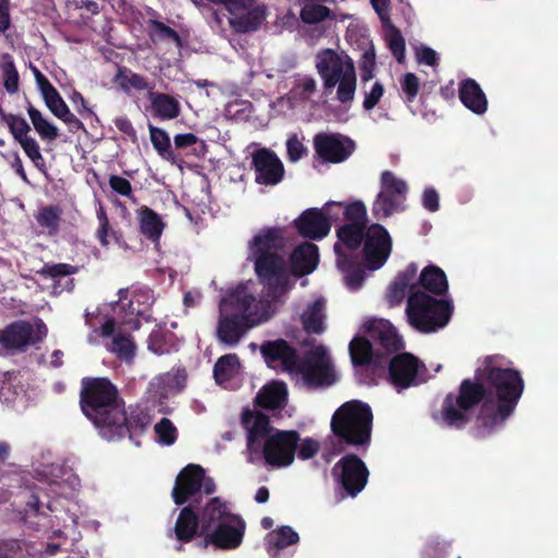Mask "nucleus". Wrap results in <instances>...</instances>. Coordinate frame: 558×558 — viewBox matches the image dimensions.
<instances>
[{
  "mask_svg": "<svg viewBox=\"0 0 558 558\" xmlns=\"http://www.w3.org/2000/svg\"><path fill=\"white\" fill-rule=\"evenodd\" d=\"M500 355H487L473 378L463 379L458 393L449 392L434 418L456 429L471 422V411L478 407L476 429L484 437L495 433L514 413L524 392L520 371L506 366Z\"/></svg>",
  "mask_w": 558,
  "mask_h": 558,
  "instance_id": "nucleus-1",
  "label": "nucleus"
},
{
  "mask_svg": "<svg viewBox=\"0 0 558 558\" xmlns=\"http://www.w3.org/2000/svg\"><path fill=\"white\" fill-rule=\"evenodd\" d=\"M241 425L246 432V450L251 459L263 458L267 465L286 468L293 463L301 441L299 432L280 430L260 411L243 409Z\"/></svg>",
  "mask_w": 558,
  "mask_h": 558,
  "instance_id": "nucleus-2",
  "label": "nucleus"
},
{
  "mask_svg": "<svg viewBox=\"0 0 558 558\" xmlns=\"http://www.w3.org/2000/svg\"><path fill=\"white\" fill-rule=\"evenodd\" d=\"M286 245L284 230L279 227L260 229L248 243L256 277L274 300L286 294L289 288Z\"/></svg>",
  "mask_w": 558,
  "mask_h": 558,
  "instance_id": "nucleus-3",
  "label": "nucleus"
},
{
  "mask_svg": "<svg viewBox=\"0 0 558 558\" xmlns=\"http://www.w3.org/2000/svg\"><path fill=\"white\" fill-rule=\"evenodd\" d=\"M80 409L101 437H112L123 417V398L108 377H83Z\"/></svg>",
  "mask_w": 558,
  "mask_h": 558,
  "instance_id": "nucleus-4",
  "label": "nucleus"
},
{
  "mask_svg": "<svg viewBox=\"0 0 558 558\" xmlns=\"http://www.w3.org/2000/svg\"><path fill=\"white\" fill-rule=\"evenodd\" d=\"M373 418L367 403L350 400L333 412L330 430L340 446L366 450L372 440Z\"/></svg>",
  "mask_w": 558,
  "mask_h": 558,
  "instance_id": "nucleus-5",
  "label": "nucleus"
},
{
  "mask_svg": "<svg viewBox=\"0 0 558 558\" xmlns=\"http://www.w3.org/2000/svg\"><path fill=\"white\" fill-rule=\"evenodd\" d=\"M405 314L415 330L430 333L448 325L453 314V304L450 300L414 291L408 296Z\"/></svg>",
  "mask_w": 558,
  "mask_h": 558,
  "instance_id": "nucleus-6",
  "label": "nucleus"
},
{
  "mask_svg": "<svg viewBox=\"0 0 558 558\" xmlns=\"http://www.w3.org/2000/svg\"><path fill=\"white\" fill-rule=\"evenodd\" d=\"M316 69L326 93H330L337 86V99L341 104L354 99L356 73L350 58L343 62L335 50L327 48L316 54Z\"/></svg>",
  "mask_w": 558,
  "mask_h": 558,
  "instance_id": "nucleus-7",
  "label": "nucleus"
},
{
  "mask_svg": "<svg viewBox=\"0 0 558 558\" xmlns=\"http://www.w3.org/2000/svg\"><path fill=\"white\" fill-rule=\"evenodd\" d=\"M47 335L48 328L43 319L36 318L34 324L20 319L0 330V345L7 354L22 353L43 342Z\"/></svg>",
  "mask_w": 558,
  "mask_h": 558,
  "instance_id": "nucleus-8",
  "label": "nucleus"
},
{
  "mask_svg": "<svg viewBox=\"0 0 558 558\" xmlns=\"http://www.w3.org/2000/svg\"><path fill=\"white\" fill-rule=\"evenodd\" d=\"M303 384L310 389L326 388L336 383V373L330 357L323 345L307 351L298 362L296 369Z\"/></svg>",
  "mask_w": 558,
  "mask_h": 558,
  "instance_id": "nucleus-9",
  "label": "nucleus"
},
{
  "mask_svg": "<svg viewBox=\"0 0 558 558\" xmlns=\"http://www.w3.org/2000/svg\"><path fill=\"white\" fill-rule=\"evenodd\" d=\"M336 484L350 497H356L368 482L369 471L355 453L344 454L331 469Z\"/></svg>",
  "mask_w": 558,
  "mask_h": 558,
  "instance_id": "nucleus-10",
  "label": "nucleus"
},
{
  "mask_svg": "<svg viewBox=\"0 0 558 558\" xmlns=\"http://www.w3.org/2000/svg\"><path fill=\"white\" fill-rule=\"evenodd\" d=\"M228 520L203 536L197 546L206 549L213 545L216 549L233 550L241 546L246 523L240 514L229 515Z\"/></svg>",
  "mask_w": 558,
  "mask_h": 558,
  "instance_id": "nucleus-11",
  "label": "nucleus"
},
{
  "mask_svg": "<svg viewBox=\"0 0 558 558\" xmlns=\"http://www.w3.org/2000/svg\"><path fill=\"white\" fill-rule=\"evenodd\" d=\"M425 368L416 356L411 353H398L387 359L386 369L388 381L398 390L418 385V372Z\"/></svg>",
  "mask_w": 558,
  "mask_h": 558,
  "instance_id": "nucleus-12",
  "label": "nucleus"
},
{
  "mask_svg": "<svg viewBox=\"0 0 558 558\" xmlns=\"http://www.w3.org/2000/svg\"><path fill=\"white\" fill-rule=\"evenodd\" d=\"M3 122L7 123L9 132L13 138L20 144L25 155L31 159L33 165L41 172L47 173L45 158L40 151L37 141L29 135L31 125L27 121L14 113H4L0 110Z\"/></svg>",
  "mask_w": 558,
  "mask_h": 558,
  "instance_id": "nucleus-13",
  "label": "nucleus"
},
{
  "mask_svg": "<svg viewBox=\"0 0 558 558\" xmlns=\"http://www.w3.org/2000/svg\"><path fill=\"white\" fill-rule=\"evenodd\" d=\"M363 242L366 267L371 270L381 268L390 256L392 248V241L387 229L379 223L371 225Z\"/></svg>",
  "mask_w": 558,
  "mask_h": 558,
  "instance_id": "nucleus-14",
  "label": "nucleus"
},
{
  "mask_svg": "<svg viewBox=\"0 0 558 558\" xmlns=\"http://www.w3.org/2000/svg\"><path fill=\"white\" fill-rule=\"evenodd\" d=\"M313 145L315 154L327 163L343 162L355 150V143L340 133H317Z\"/></svg>",
  "mask_w": 558,
  "mask_h": 558,
  "instance_id": "nucleus-15",
  "label": "nucleus"
},
{
  "mask_svg": "<svg viewBox=\"0 0 558 558\" xmlns=\"http://www.w3.org/2000/svg\"><path fill=\"white\" fill-rule=\"evenodd\" d=\"M252 169L255 182L259 185L275 186L284 177V166L275 151L259 148L252 154Z\"/></svg>",
  "mask_w": 558,
  "mask_h": 558,
  "instance_id": "nucleus-16",
  "label": "nucleus"
},
{
  "mask_svg": "<svg viewBox=\"0 0 558 558\" xmlns=\"http://www.w3.org/2000/svg\"><path fill=\"white\" fill-rule=\"evenodd\" d=\"M199 501L193 499L191 504L184 506L175 520L174 527L168 531V537L177 539L180 544L177 550L183 549V544L191 543L202 536L201 519L198 515Z\"/></svg>",
  "mask_w": 558,
  "mask_h": 558,
  "instance_id": "nucleus-17",
  "label": "nucleus"
},
{
  "mask_svg": "<svg viewBox=\"0 0 558 558\" xmlns=\"http://www.w3.org/2000/svg\"><path fill=\"white\" fill-rule=\"evenodd\" d=\"M364 327L365 332L374 342L376 352H380L387 359H390L391 354H398L403 349L402 338L388 320L371 319Z\"/></svg>",
  "mask_w": 558,
  "mask_h": 558,
  "instance_id": "nucleus-18",
  "label": "nucleus"
},
{
  "mask_svg": "<svg viewBox=\"0 0 558 558\" xmlns=\"http://www.w3.org/2000/svg\"><path fill=\"white\" fill-rule=\"evenodd\" d=\"M205 470L198 464H189L177 475L171 496L177 506H182L197 495L203 486Z\"/></svg>",
  "mask_w": 558,
  "mask_h": 558,
  "instance_id": "nucleus-19",
  "label": "nucleus"
},
{
  "mask_svg": "<svg viewBox=\"0 0 558 558\" xmlns=\"http://www.w3.org/2000/svg\"><path fill=\"white\" fill-rule=\"evenodd\" d=\"M259 323L254 315H238L219 313L217 337L220 342L228 345H235L247 330Z\"/></svg>",
  "mask_w": 558,
  "mask_h": 558,
  "instance_id": "nucleus-20",
  "label": "nucleus"
},
{
  "mask_svg": "<svg viewBox=\"0 0 558 558\" xmlns=\"http://www.w3.org/2000/svg\"><path fill=\"white\" fill-rule=\"evenodd\" d=\"M349 351L354 366H368L374 373L386 369L387 357L380 352H376L369 339L364 337L353 338L349 344Z\"/></svg>",
  "mask_w": 558,
  "mask_h": 558,
  "instance_id": "nucleus-21",
  "label": "nucleus"
},
{
  "mask_svg": "<svg viewBox=\"0 0 558 558\" xmlns=\"http://www.w3.org/2000/svg\"><path fill=\"white\" fill-rule=\"evenodd\" d=\"M260 353L268 366L280 363L283 371L294 372L299 362L296 349L284 339L266 341L260 345Z\"/></svg>",
  "mask_w": 558,
  "mask_h": 558,
  "instance_id": "nucleus-22",
  "label": "nucleus"
},
{
  "mask_svg": "<svg viewBox=\"0 0 558 558\" xmlns=\"http://www.w3.org/2000/svg\"><path fill=\"white\" fill-rule=\"evenodd\" d=\"M293 223L300 235L313 241L322 240L330 232L323 209L316 207L305 209Z\"/></svg>",
  "mask_w": 558,
  "mask_h": 558,
  "instance_id": "nucleus-23",
  "label": "nucleus"
},
{
  "mask_svg": "<svg viewBox=\"0 0 558 558\" xmlns=\"http://www.w3.org/2000/svg\"><path fill=\"white\" fill-rule=\"evenodd\" d=\"M255 296L248 293L247 288L239 284L236 288L229 290L219 302V313L238 314V315H254L251 308L255 303Z\"/></svg>",
  "mask_w": 558,
  "mask_h": 558,
  "instance_id": "nucleus-24",
  "label": "nucleus"
},
{
  "mask_svg": "<svg viewBox=\"0 0 558 558\" xmlns=\"http://www.w3.org/2000/svg\"><path fill=\"white\" fill-rule=\"evenodd\" d=\"M333 250L337 255V266L344 275L348 288L352 291L359 290L365 279V271L357 256L355 254L341 252L340 244H335Z\"/></svg>",
  "mask_w": 558,
  "mask_h": 558,
  "instance_id": "nucleus-25",
  "label": "nucleus"
},
{
  "mask_svg": "<svg viewBox=\"0 0 558 558\" xmlns=\"http://www.w3.org/2000/svg\"><path fill=\"white\" fill-rule=\"evenodd\" d=\"M228 504L219 497L210 498L198 511L201 519V533L206 535L219 524L225 523L229 515H234Z\"/></svg>",
  "mask_w": 558,
  "mask_h": 558,
  "instance_id": "nucleus-26",
  "label": "nucleus"
},
{
  "mask_svg": "<svg viewBox=\"0 0 558 558\" xmlns=\"http://www.w3.org/2000/svg\"><path fill=\"white\" fill-rule=\"evenodd\" d=\"M318 262V246L311 242L298 245L290 255L291 270L298 277L312 274Z\"/></svg>",
  "mask_w": 558,
  "mask_h": 558,
  "instance_id": "nucleus-27",
  "label": "nucleus"
},
{
  "mask_svg": "<svg viewBox=\"0 0 558 558\" xmlns=\"http://www.w3.org/2000/svg\"><path fill=\"white\" fill-rule=\"evenodd\" d=\"M288 402L286 383L272 380L263 386L255 397V405L265 410H281Z\"/></svg>",
  "mask_w": 558,
  "mask_h": 558,
  "instance_id": "nucleus-28",
  "label": "nucleus"
},
{
  "mask_svg": "<svg viewBox=\"0 0 558 558\" xmlns=\"http://www.w3.org/2000/svg\"><path fill=\"white\" fill-rule=\"evenodd\" d=\"M123 417L124 422L117 425V430H113L114 435H112V437H102L104 439L108 441L120 440L126 435L132 438L133 434L143 433L150 421L148 414L140 408L131 410L130 414H128L124 401Z\"/></svg>",
  "mask_w": 558,
  "mask_h": 558,
  "instance_id": "nucleus-29",
  "label": "nucleus"
},
{
  "mask_svg": "<svg viewBox=\"0 0 558 558\" xmlns=\"http://www.w3.org/2000/svg\"><path fill=\"white\" fill-rule=\"evenodd\" d=\"M149 108L153 117L158 120H173L181 113V105L177 97L149 90L148 95Z\"/></svg>",
  "mask_w": 558,
  "mask_h": 558,
  "instance_id": "nucleus-30",
  "label": "nucleus"
},
{
  "mask_svg": "<svg viewBox=\"0 0 558 558\" xmlns=\"http://www.w3.org/2000/svg\"><path fill=\"white\" fill-rule=\"evenodd\" d=\"M461 102L473 113L483 114L487 110L488 101L480 84L473 78H465L459 85Z\"/></svg>",
  "mask_w": 558,
  "mask_h": 558,
  "instance_id": "nucleus-31",
  "label": "nucleus"
},
{
  "mask_svg": "<svg viewBox=\"0 0 558 558\" xmlns=\"http://www.w3.org/2000/svg\"><path fill=\"white\" fill-rule=\"evenodd\" d=\"M416 286L436 296L445 295L449 288L445 271L435 265H428L422 270Z\"/></svg>",
  "mask_w": 558,
  "mask_h": 558,
  "instance_id": "nucleus-32",
  "label": "nucleus"
},
{
  "mask_svg": "<svg viewBox=\"0 0 558 558\" xmlns=\"http://www.w3.org/2000/svg\"><path fill=\"white\" fill-rule=\"evenodd\" d=\"M416 271V265L410 264L404 271L398 274L389 289V300L391 303L399 304L408 291L410 294L414 291H420L414 282Z\"/></svg>",
  "mask_w": 558,
  "mask_h": 558,
  "instance_id": "nucleus-33",
  "label": "nucleus"
},
{
  "mask_svg": "<svg viewBox=\"0 0 558 558\" xmlns=\"http://www.w3.org/2000/svg\"><path fill=\"white\" fill-rule=\"evenodd\" d=\"M148 128L150 142L158 155L170 163L181 167V163L184 161L183 156H181L180 153L174 151L168 133L163 129L157 128L153 124H149Z\"/></svg>",
  "mask_w": 558,
  "mask_h": 558,
  "instance_id": "nucleus-34",
  "label": "nucleus"
},
{
  "mask_svg": "<svg viewBox=\"0 0 558 558\" xmlns=\"http://www.w3.org/2000/svg\"><path fill=\"white\" fill-rule=\"evenodd\" d=\"M367 228L360 223H344L337 230L338 241L335 244L341 245V252L354 254L364 241Z\"/></svg>",
  "mask_w": 558,
  "mask_h": 558,
  "instance_id": "nucleus-35",
  "label": "nucleus"
},
{
  "mask_svg": "<svg viewBox=\"0 0 558 558\" xmlns=\"http://www.w3.org/2000/svg\"><path fill=\"white\" fill-rule=\"evenodd\" d=\"M325 302L322 299L315 300L301 315V322L307 333L320 335L325 330Z\"/></svg>",
  "mask_w": 558,
  "mask_h": 558,
  "instance_id": "nucleus-36",
  "label": "nucleus"
},
{
  "mask_svg": "<svg viewBox=\"0 0 558 558\" xmlns=\"http://www.w3.org/2000/svg\"><path fill=\"white\" fill-rule=\"evenodd\" d=\"M174 151L184 153L185 156L203 158L207 153V145L193 133L177 134L173 137Z\"/></svg>",
  "mask_w": 558,
  "mask_h": 558,
  "instance_id": "nucleus-37",
  "label": "nucleus"
},
{
  "mask_svg": "<svg viewBox=\"0 0 558 558\" xmlns=\"http://www.w3.org/2000/svg\"><path fill=\"white\" fill-rule=\"evenodd\" d=\"M26 111L35 131L43 141L53 142L58 138V128L50 123L29 100L26 101Z\"/></svg>",
  "mask_w": 558,
  "mask_h": 558,
  "instance_id": "nucleus-38",
  "label": "nucleus"
},
{
  "mask_svg": "<svg viewBox=\"0 0 558 558\" xmlns=\"http://www.w3.org/2000/svg\"><path fill=\"white\" fill-rule=\"evenodd\" d=\"M140 228L142 234L156 242L162 234L165 223L155 210L149 207H143L140 211Z\"/></svg>",
  "mask_w": 558,
  "mask_h": 558,
  "instance_id": "nucleus-39",
  "label": "nucleus"
},
{
  "mask_svg": "<svg viewBox=\"0 0 558 558\" xmlns=\"http://www.w3.org/2000/svg\"><path fill=\"white\" fill-rule=\"evenodd\" d=\"M404 201L405 199L397 197L393 194L380 191L373 203L372 214L378 220L386 219L401 209V205Z\"/></svg>",
  "mask_w": 558,
  "mask_h": 558,
  "instance_id": "nucleus-40",
  "label": "nucleus"
},
{
  "mask_svg": "<svg viewBox=\"0 0 558 558\" xmlns=\"http://www.w3.org/2000/svg\"><path fill=\"white\" fill-rule=\"evenodd\" d=\"M265 20V13L262 9L255 8L245 14L229 20L232 29L239 34L255 32Z\"/></svg>",
  "mask_w": 558,
  "mask_h": 558,
  "instance_id": "nucleus-41",
  "label": "nucleus"
},
{
  "mask_svg": "<svg viewBox=\"0 0 558 558\" xmlns=\"http://www.w3.org/2000/svg\"><path fill=\"white\" fill-rule=\"evenodd\" d=\"M240 359L235 353L220 356L214 365V378L218 384L231 380L239 372Z\"/></svg>",
  "mask_w": 558,
  "mask_h": 558,
  "instance_id": "nucleus-42",
  "label": "nucleus"
},
{
  "mask_svg": "<svg viewBox=\"0 0 558 558\" xmlns=\"http://www.w3.org/2000/svg\"><path fill=\"white\" fill-rule=\"evenodd\" d=\"M116 81L124 92H129L131 88L136 92L147 90L149 93V90H154V84L148 83L143 75L125 66L119 68Z\"/></svg>",
  "mask_w": 558,
  "mask_h": 558,
  "instance_id": "nucleus-43",
  "label": "nucleus"
},
{
  "mask_svg": "<svg viewBox=\"0 0 558 558\" xmlns=\"http://www.w3.org/2000/svg\"><path fill=\"white\" fill-rule=\"evenodd\" d=\"M136 345L133 337L129 333L117 332L109 345V351L116 356L125 362H130L135 356Z\"/></svg>",
  "mask_w": 558,
  "mask_h": 558,
  "instance_id": "nucleus-44",
  "label": "nucleus"
},
{
  "mask_svg": "<svg viewBox=\"0 0 558 558\" xmlns=\"http://www.w3.org/2000/svg\"><path fill=\"white\" fill-rule=\"evenodd\" d=\"M61 215L62 209L58 205L44 206L38 210L36 221L49 235H54L60 229Z\"/></svg>",
  "mask_w": 558,
  "mask_h": 558,
  "instance_id": "nucleus-45",
  "label": "nucleus"
},
{
  "mask_svg": "<svg viewBox=\"0 0 558 558\" xmlns=\"http://www.w3.org/2000/svg\"><path fill=\"white\" fill-rule=\"evenodd\" d=\"M148 350L157 355L170 353L174 348V335L161 329H154L148 337Z\"/></svg>",
  "mask_w": 558,
  "mask_h": 558,
  "instance_id": "nucleus-46",
  "label": "nucleus"
},
{
  "mask_svg": "<svg viewBox=\"0 0 558 558\" xmlns=\"http://www.w3.org/2000/svg\"><path fill=\"white\" fill-rule=\"evenodd\" d=\"M0 68L5 90L9 94H15L19 90L20 77L11 54L4 53L2 56Z\"/></svg>",
  "mask_w": 558,
  "mask_h": 558,
  "instance_id": "nucleus-47",
  "label": "nucleus"
},
{
  "mask_svg": "<svg viewBox=\"0 0 558 558\" xmlns=\"http://www.w3.org/2000/svg\"><path fill=\"white\" fill-rule=\"evenodd\" d=\"M300 17L305 24L313 25L332 19V11L323 4L305 3L301 9Z\"/></svg>",
  "mask_w": 558,
  "mask_h": 558,
  "instance_id": "nucleus-48",
  "label": "nucleus"
},
{
  "mask_svg": "<svg viewBox=\"0 0 558 558\" xmlns=\"http://www.w3.org/2000/svg\"><path fill=\"white\" fill-rule=\"evenodd\" d=\"M300 541L299 534L289 525L280 526L268 535V542L276 549H283Z\"/></svg>",
  "mask_w": 558,
  "mask_h": 558,
  "instance_id": "nucleus-49",
  "label": "nucleus"
},
{
  "mask_svg": "<svg viewBox=\"0 0 558 558\" xmlns=\"http://www.w3.org/2000/svg\"><path fill=\"white\" fill-rule=\"evenodd\" d=\"M78 267L65 263L59 264H46L38 274L45 278L54 279L53 288L57 289L60 286V277H66L78 272Z\"/></svg>",
  "mask_w": 558,
  "mask_h": 558,
  "instance_id": "nucleus-50",
  "label": "nucleus"
},
{
  "mask_svg": "<svg viewBox=\"0 0 558 558\" xmlns=\"http://www.w3.org/2000/svg\"><path fill=\"white\" fill-rule=\"evenodd\" d=\"M380 185L381 191L388 192L389 194H393L397 197L405 199L408 185L405 181L398 179L393 174V172L389 170L383 171L380 175Z\"/></svg>",
  "mask_w": 558,
  "mask_h": 558,
  "instance_id": "nucleus-51",
  "label": "nucleus"
},
{
  "mask_svg": "<svg viewBox=\"0 0 558 558\" xmlns=\"http://www.w3.org/2000/svg\"><path fill=\"white\" fill-rule=\"evenodd\" d=\"M34 74L36 78V83L41 93V96L45 100V104L48 107L54 105L60 98L61 95L57 90V88L49 82V80L36 68L34 69Z\"/></svg>",
  "mask_w": 558,
  "mask_h": 558,
  "instance_id": "nucleus-52",
  "label": "nucleus"
},
{
  "mask_svg": "<svg viewBox=\"0 0 558 558\" xmlns=\"http://www.w3.org/2000/svg\"><path fill=\"white\" fill-rule=\"evenodd\" d=\"M27 550L19 538L0 539V558H25Z\"/></svg>",
  "mask_w": 558,
  "mask_h": 558,
  "instance_id": "nucleus-53",
  "label": "nucleus"
},
{
  "mask_svg": "<svg viewBox=\"0 0 558 558\" xmlns=\"http://www.w3.org/2000/svg\"><path fill=\"white\" fill-rule=\"evenodd\" d=\"M344 219L348 223H360L367 226L366 206L362 201H354L350 204H344Z\"/></svg>",
  "mask_w": 558,
  "mask_h": 558,
  "instance_id": "nucleus-54",
  "label": "nucleus"
},
{
  "mask_svg": "<svg viewBox=\"0 0 558 558\" xmlns=\"http://www.w3.org/2000/svg\"><path fill=\"white\" fill-rule=\"evenodd\" d=\"M155 433L161 444L170 446L177 440L178 432L170 418L162 417L155 425Z\"/></svg>",
  "mask_w": 558,
  "mask_h": 558,
  "instance_id": "nucleus-55",
  "label": "nucleus"
},
{
  "mask_svg": "<svg viewBox=\"0 0 558 558\" xmlns=\"http://www.w3.org/2000/svg\"><path fill=\"white\" fill-rule=\"evenodd\" d=\"M401 90L403 100L409 106L416 98L420 90V80L414 73H405L401 81Z\"/></svg>",
  "mask_w": 558,
  "mask_h": 558,
  "instance_id": "nucleus-56",
  "label": "nucleus"
},
{
  "mask_svg": "<svg viewBox=\"0 0 558 558\" xmlns=\"http://www.w3.org/2000/svg\"><path fill=\"white\" fill-rule=\"evenodd\" d=\"M97 219L99 221V228L97 229L96 238L100 242L101 246L108 247L109 235L117 239V232L111 230L107 213L102 206H99L97 210Z\"/></svg>",
  "mask_w": 558,
  "mask_h": 558,
  "instance_id": "nucleus-57",
  "label": "nucleus"
},
{
  "mask_svg": "<svg viewBox=\"0 0 558 558\" xmlns=\"http://www.w3.org/2000/svg\"><path fill=\"white\" fill-rule=\"evenodd\" d=\"M148 26L151 31V36L156 35L160 39H167L181 45V37L175 29L166 25L165 23L157 20H149Z\"/></svg>",
  "mask_w": 558,
  "mask_h": 558,
  "instance_id": "nucleus-58",
  "label": "nucleus"
},
{
  "mask_svg": "<svg viewBox=\"0 0 558 558\" xmlns=\"http://www.w3.org/2000/svg\"><path fill=\"white\" fill-rule=\"evenodd\" d=\"M307 149L303 143L299 140L296 134H292L287 140V154L288 159L291 162H296L303 158Z\"/></svg>",
  "mask_w": 558,
  "mask_h": 558,
  "instance_id": "nucleus-59",
  "label": "nucleus"
},
{
  "mask_svg": "<svg viewBox=\"0 0 558 558\" xmlns=\"http://www.w3.org/2000/svg\"><path fill=\"white\" fill-rule=\"evenodd\" d=\"M388 46L391 53L396 57V59L398 61H401L405 52V41L401 32L398 28L393 27L388 39Z\"/></svg>",
  "mask_w": 558,
  "mask_h": 558,
  "instance_id": "nucleus-60",
  "label": "nucleus"
},
{
  "mask_svg": "<svg viewBox=\"0 0 558 558\" xmlns=\"http://www.w3.org/2000/svg\"><path fill=\"white\" fill-rule=\"evenodd\" d=\"M109 185L117 194L131 198L133 196V190L131 182L118 174H111L109 177Z\"/></svg>",
  "mask_w": 558,
  "mask_h": 558,
  "instance_id": "nucleus-61",
  "label": "nucleus"
},
{
  "mask_svg": "<svg viewBox=\"0 0 558 558\" xmlns=\"http://www.w3.org/2000/svg\"><path fill=\"white\" fill-rule=\"evenodd\" d=\"M322 209L330 226L332 222L344 219V203L342 202H327Z\"/></svg>",
  "mask_w": 558,
  "mask_h": 558,
  "instance_id": "nucleus-62",
  "label": "nucleus"
},
{
  "mask_svg": "<svg viewBox=\"0 0 558 558\" xmlns=\"http://www.w3.org/2000/svg\"><path fill=\"white\" fill-rule=\"evenodd\" d=\"M298 448L299 458L302 460H308L315 457L319 451V442L311 437H306Z\"/></svg>",
  "mask_w": 558,
  "mask_h": 558,
  "instance_id": "nucleus-63",
  "label": "nucleus"
},
{
  "mask_svg": "<svg viewBox=\"0 0 558 558\" xmlns=\"http://www.w3.org/2000/svg\"><path fill=\"white\" fill-rule=\"evenodd\" d=\"M384 95V87L379 82H375L371 92L365 95L363 108L372 110Z\"/></svg>",
  "mask_w": 558,
  "mask_h": 558,
  "instance_id": "nucleus-64",
  "label": "nucleus"
}]
</instances>
